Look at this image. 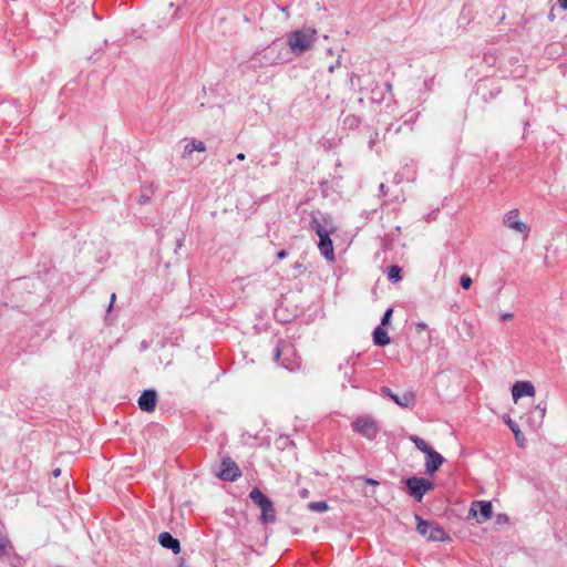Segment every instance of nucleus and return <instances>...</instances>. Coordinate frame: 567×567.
I'll use <instances>...</instances> for the list:
<instances>
[{"label": "nucleus", "mask_w": 567, "mask_h": 567, "mask_svg": "<svg viewBox=\"0 0 567 567\" xmlns=\"http://www.w3.org/2000/svg\"><path fill=\"white\" fill-rule=\"evenodd\" d=\"M292 347L285 342H278L274 351V360L279 361L280 357L287 352H291Z\"/></svg>", "instance_id": "4be33fe9"}, {"label": "nucleus", "mask_w": 567, "mask_h": 567, "mask_svg": "<svg viewBox=\"0 0 567 567\" xmlns=\"http://www.w3.org/2000/svg\"><path fill=\"white\" fill-rule=\"evenodd\" d=\"M352 429L368 440H374L380 432L378 422L370 415L359 416L352 423Z\"/></svg>", "instance_id": "39448f33"}, {"label": "nucleus", "mask_w": 567, "mask_h": 567, "mask_svg": "<svg viewBox=\"0 0 567 567\" xmlns=\"http://www.w3.org/2000/svg\"><path fill=\"white\" fill-rule=\"evenodd\" d=\"M308 508L311 512L323 513V512L328 511L329 506H328L327 502L320 501V502H311V503H309L308 504Z\"/></svg>", "instance_id": "393cba45"}, {"label": "nucleus", "mask_w": 567, "mask_h": 567, "mask_svg": "<svg viewBox=\"0 0 567 567\" xmlns=\"http://www.w3.org/2000/svg\"><path fill=\"white\" fill-rule=\"evenodd\" d=\"M281 364H282V367H285V368H286V369H288V370H292V369H293V368H292V365H291L290 363L286 362V360H285V361H282V363H281Z\"/></svg>", "instance_id": "ea45409f"}, {"label": "nucleus", "mask_w": 567, "mask_h": 567, "mask_svg": "<svg viewBox=\"0 0 567 567\" xmlns=\"http://www.w3.org/2000/svg\"><path fill=\"white\" fill-rule=\"evenodd\" d=\"M401 272L402 269L399 266L392 265L388 268L386 271L388 279L392 282H398L401 279Z\"/></svg>", "instance_id": "5701e85b"}, {"label": "nucleus", "mask_w": 567, "mask_h": 567, "mask_svg": "<svg viewBox=\"0 0 567 567\" xmlns=\"http://www.w3.org/2000/svg\"><path fill=\"white\" fill-rule=\"evenodd\" d=\"M330 235L331 234H327L319 237L318 248L320 254L326 258V260L334 261L336 255Z\"/></svg>", "instance_id": "4468645a"}, {"label": "nucleus", "mask_w": 567, "mask_h": 567, "mask_svg": "<svg viewBox=\"0 0 567 567\" xmlns=\"http://www.w3.org/2000/svg\"><path fill=\"white\" fill-rule=\"evenodd\" d=\"M392 313H393V309L392 308H389V309L385 310V312L383 313V317L381 319V324L382 326H386V324L390 323Z\"/></svg>", "instance_id": "bb28decb"}, {"label": "nucleus", "mask_w": 567, "mask_h": 567, "mask_svg": "<svg viewBox=\"0 0 567 567\" xmlns=\"http://www.w3.org/2000/svg\"><path fill=\"white\" fill-rule=\"evenodd\" d=\"M560 8L567 9V0H558Z\"/></svg>", "instance_id": "58836bf2"}, {"label": "nucleus", "mask_w": 567, "mask_h": 567, "mask_svg": "<svg viewBox=\"0 0 567 567\" xmlns=\"http://www.w3.org/2000/svg\"><path fill=\"white\" fill-rule=\"evenodd\" d=\"M545 414H546V403L540 402L535 406L534 411L532 412V419H534L537 424H542L543 420L545 417Z\"/></svg>", "instance_id": "412c9836"}, {"label": "nucleus", "mask_w": 567, "mask_h": 567, "mask_svg": "<svg viewBox=\"0 0 567 567\" xmlns=\"http://www.w3.org/2000/svg\"><path fill=\"white\" fill-rule=\"evenodd\" d=\"M484 62H486L488 65H493L495 63V58L491 53H485L483 58Z\"/></svg>", "instance_id": "c85d7f7f"}, {"label": "nucleus", "mask_w": 567, "mask_h": 567, "mask_svg": "<svg viewBox=\"0 0 567 567\" xmlns=\"http://www.w3.org/2000/svg\"><path fill=\"white\" fill-rule=\"evenodd\" d=\"M505 422L509 426L512 432H515L519 429L518 425L511 417L505 419Z\"/></svg>", "instance_id": "c756f323"}, {"label": "nucleus", "mask_w": 567, "mask_h": 567, "mask_svg": "<svg viewBox=\"0 0 567 567\" xmlns=\"http://www.w3.org/2000/svg\"><path fill=\"white\" fill-rule=\"evenodd\" d=\"M460 284H461V287L463 289H470V287L472 286L473 281H472V278L468 275H462L461 279H460Z\"/></svg>", "instance_id": "a878e982"}, {"label": "nucleus", "mask_w": 567, "mask_h": 567, "mask_svg": "<svg viewBox=\"0 0 567 567\" xmlns=\"http://www.w3.org/2000/svg\"><path fill=\"white\" fill-rule=\"evenodd\" d=\"M365 483H367V484H370V485H379V482H378V481H375V480H373V478H367V480H365Z\"/></svg>", "instance_id": "4c0bfd02"}, {"label": "nucleus", "mask_w": 567, "mask_h": 567, "mask_svg": "<svg viewBox=\"0 0 567 567\" xmlns=\"http://www.w3.org/2000/svg\"><path fill=\"white\" fill-rule=\"evenodd\" d=\"M260 511H261L260 519L262 523L268 524V523H274L276 520L275 508H274L272 502L269 504V507L265 506Z\"/></svg>", "instance_id": "aec40b11"}, {"label": "nucleus", "mask_w": 567, "mask_h": 567, "mask_svg": "<svg viewBox=\"0 0 567 567\" xmlns=\"http://www.w3.org/2000/svg\"><path fill=\"white\" fill-rule=\"evenodd\" d=\"M384 189H385V185H384V184H381V185H380V190H381L383 194H385V190H384Z\"/></svg>", "instance_id": "de8ad7c7"}, {"label": "nucleus", "mask_w": 567, "mask_h": 567, "mask_svg": "<svg viewBox=\"0 0 567 567\" xmlns=\"http://www.w3.org/2000/svg\"><path fill=\"white\" fill-rule=\"evenodd\" d=\"M493 507L488 501H475L471 504L470 515L475 517L478 523H483L492 517Z\"/></svg>", "instance_id": "1a4fd4ad"}, {"label": "nucleus", "mask_w": 567, "mask_h": 567, "mask_svg": "<svg viewBox=\"0 0 567 567\" xmlns=\"http://www.w3.org/2000/svg\"><path fill=\"white\" fill-rule=\"evenodd\" d=\"M381 392L393 400L401 408H412L415 404V395L413 392H404L402 395H398L391 391L390 388L383 386Z\"/></svg>", "instance_id": "9b49d317"}, {"label": "nucleus", "mask_w": 567, "mask_h": 567, "mask_svg": "<svg viewBox=\"0 0 567 567\" xmlns=\"http://www.w3.org/2000/svg\"><path fill=\"white\" fill-rule=\"evenodd\" d=\"M503 223L507 228L516 233L523 234L525 236H527L529 233V227L525 223L519 220L518 209H511L509 212H507L504 215Z\"/></svg>", "instance_id": "6e6552de"}, {"label": "nucleus", "mask_w": 567, "mask_h": 567, "mask_svg": "<svg viewBox=\"0 0 567 567\" xmlns=\"http://www.w3.org/2000/svg\"><path fill=\"white\" fill-rule=\"evenodd\" d=\"M360 123H361L360 118L355 115H347L343 118V125L350 130L358 128Z\"/></svg>", "instance_id": "b1692460"}, {"label": "nucleus", "mask_w": 567, "mask_h": 567, "mask_svg": "<svg viewBox=\"0 0 567 567\" xmlns=\"http://www.w3.org/2000/svg\"><path fill=\"white\" fill-rule=\"evenodd\" d=\"M426 328H427V324L425 322H417L416 323V330L417 331L425 330Z\"/></svg>", "instance_id": "f704fd0d"}, {"label": "nucleus", "mask_w": 567, "mask_h": 567, "mask_svg": "<svg viewBox=\"0 0 567 567\" xmlns=\"http://www.w3.org/2000/svg\"><path fill=\"white\" fill-rule=\"evenodd\" d=\"M372 94H373V95H372V97H371V99H372L373 101L381 102V101H383V100H384V96H383V94H382V93L377 94V93H375V91L373 90V91H372Z\"/></svg>", "instance_id": "2f4dec72"}, {"label": "nucleus", "mask_w": 567, "mask_h": 567, "mask_svg": "<svg viewBox=\"0 0 567 567\" xmlns=\"http://www.w3.org/2000/svg\"><path fill=\"white\" fill-rule=\"evenodd\" d=\"M515 440L519 446H524V435L522 431L518 429L517 431L513 432Z\"/></svg>", "instance_id": "cd10ccee"}, {"label": "nucleus", "mask_w": 567, "mask_h": 567, "mask_svg": "<svg viewBox=\"0 0 567 567\" xmlns=\"http://www.w3.org/2000/svg\"><path fill=\"white\" fill-rule=\"evenodd\" d=\"M293 268H295V269H297V270H301V268H302V264H300V262H296V264L293 265Z\"/></svg>", "instance_id": "a18cd8bd"}, {"label": "nucleus", "mask_w": 567, "mask_h": 567, "mask_svg": "<svg viewBox=\"0 0 567 567\" xmlns=\"http://www.w3.org/2000/svg\"><path fill=\"white\" fill-rule=\"evenodd\" d=\"M385 90L391 94L392 93V84L390 82L385 83Z\"/></svg>", "instance_id": "79ce46f5"}, {"label": "nucleus", "mask_w": 567, "mask_h": 567, "mask_svg": "<svg viewBox=\"0 0 567 567\" xmlns=\"http://www.w3.org/2000/svg\"><path fill=\"white\" fill-rule=\"evenodd\" d=\"M53 476L54 477H59L60 474H61V470L60 468H55L53 472H52Z\"/></svg>", "instance_id": "37998d69"}, {"label": "nucleus", "mask_w": 567, "mask_h": 567, "mask_svg": "<svg viewBox=\"0 0 567 567\" xmlns=\"http://www.w3.org/2000/svg\"><path fill=\"white\" fill-rule=\"evenodd\" d=\"M310 229L313 230L318 237L336 231L333 220L328 215H320V217L312 215L310 220Z\"/></svg>", "instance_id": "0eeeda50"}, {"label": "nucleus", "mask_w": 567, "mask_h": 567, "mask_svg": "<svg viewBox=\"0 0 567 567\" xmlns=\"http://www.w3.org/2000/svg\"><path fill=\"white\" fill-rule=\"evenodd\" d=\"M415 518L417 520L416 530L427 540L444 542L450 539L447 533L439 524L425 520L419 515Z\"/></svg>", "instance_id": "20e7f679"}, {"label": "nucleus", "mask_w": 567, "mask_h": 567, "mask_svg": "<svg viewBox=\"0 0 567 567\" xmlns=\"http://www.w3.org/2000/svg\"><path fill=\"white\" fill-rule=\"evenodd\" d=\"M158 543L167 549H171L174 554L181 553L179 540L173 537L168 532H163L158 536Z\"/></svg>", "instance_id": "2eb2a0df"}, {"label": "nucleus", "mask_w": 567, "mask_h": 567, "mask_svg": "<svg viewBox=\"0 0 567 567\" xmlns=\"http://www.w3.org/2000/svg\"><path fill=\"white\" fill-rule=\"evenodd\" d=\"M115 299H116V295L112 293L111 295V300H110V306H109V311L112 309L113 303L115 302Z\"/></svg>", "instance_id": "e433bc0d"}, {"label": "nucleus", "mask_w": 567, "mask_h": 567, "mask_svg": "<svg viewBox=\"0 0 567 567\" xmlns=\"http://www.w3.org/2000/svg\"><path fill=\"white\" fill-rule=\"evenodd\" d=\"M138 408L144 412H153L157 403V393L155 390H144L138 398Z\"/></svg>", "instance_id": "f8f14e48"}, {"label": "nucleus", "mask_w": 567, "mask_h": 567, "mask_svg": "<svg viewBox=\"0 0 567 567\" xmlns=\"http://www.w3.org/2000/svg\"><path fill=\"white\" fill-rule=\"evenodd\" d=\"M148 200H150V197H148V196H146V195H141V196L138 197V203H140L141 205L146 204Z\"/></svg>", "instance_id": "473e14b6"}, {"label": "nucleus", "mask_w": 567, "mask_h": 567, "mask_svg": "<svg viewBox=\"0 0 567 567\" xmlns=\"http://www.w3.org/2000/svg\"><path fill=\"white\" fill-rule=\"evenodd\" d=\"M535 388L529 381H518L512 388V395L515 401L523 396H534Z\"/></svg>", "instance_id": "ddd939ff"}, {"label": "nucleus", "mask_w": 567, "mask_h": 567, "mask_svg": "<svg viewBox=\"0 0 567 567\" xmlns=\"http://www.w3.org/2000/svg\"><path fill=\"white\" fill-rule=\"evenodd\" d=\"M280 49L277 42L265 48L261 52L255 53L249 62L252 68H264L277 64L281 61Z\"/></svg>", "instance_id": "7ed1b4c3"}, {"label": "nucleus", "mask_w": 567, "mask_h": 567, "mask_svg": "<svg viewBox=\"0 0 567 567\" xmlns=\"http://www.w3.org/2000/svg\"><path fill=\"white\" fill-rule=\"evenodd\" d=\"M374 143H375V140H374V138H371V140H370V142H369V146H370V148H372V147H373V144H374Z\"/></svg>", "instance_id": "49530a36"}, {"label": "nucleus", "mask_w": 567, "mask_h": 567, "mask_svg": "<svg viewBox=\"0 0 567 567\" xmlns=\"http://www.w3.org/2000/svg\"><path fill=\"white\" fill-rule=\"evenodd\" d=\"M373 341L377 346L384 347L390 343L391 339L382 327H377L373 331Z\"/></svg>", "instance_id": "a211bd4d"}, {"label": "nucleus", "mask_w": 567, "mask_h": 567, "mask_svg": "<svg viewBox=\"0 0 567 567\" xmlns=\"http://www.w3.org/2000/svg\"><path fill=\"white\" fill-rule=\"evenodd\" d=\"M12 551L13 545L8 535L3 532V528L0 526V560L10 556Z\"/></svg>", "instance_id": "dca6fc26"}, {"label": "nucleus", "mask_w": 567, "mask_h": 567, "mask_svg": "<svg viewBox=\"0 0 567 567\" xmlns=\"http://www.w3.org/2000/svg\"><path fill=\"white\" fill-rule=\"evenodd\" d=\"M205 152L206 145L202 141L193 140L188 144L185 145L183 156H189L193 152Z\"/></svg>", "instance_id": "6ab92c4d"}, {"label": "nucleus", "mask_w": 567, "mask_h": 567, "mask_svg": "<svg viewBox=\"0 0 567 567\" xmlns=\"http://www.w3.org/2000/svg\"><path fill=\"white\" fill-rule=\"evenodd\" d=\"M497 520L501 523V522H507V516L506 515H498L497 516Z\"/></svg>", "instance_id": "a19ab883"}, {"label": "nucleus", "mask_w": 567, "mask_h": 567, "mask_svg": "<svg viewBox=\"0 0 567 567\" xmlns=\"http://www.w3.org/2000/svg\"><path fill=\"white\" fill-rule=\"evenodd\" d=\"M217 475L224 481L234 482L241 476V471L230 457H224L221 460V470Z\"/></svg>", "instance_id": "9d476101"}, {"label": "nucleus", "mask_w": 567, "mask_h": 567, "mask_svg": "<svg viewBox=\"0 0 567 567\" xmlns=\"http://www.w3.org/2000/svg\"><path fill=\"white\" fill-rule=\"evenodd\" d=\"M286 257H287V251H286V250H284V249H282V250H280V251H278V252H277V258H278V260H282V259H285Z\"/></svg>", "instance_id": "72a5a7b5"}, {"label": "nucleus", "mask_w": 567, "mask_h": 567, "mask_svg": "<svg viewBox=\"0 0 567 567\" xmlns=\"http://www.w3.org/2000/svg\"><path fill=\"white\" fill-rule=\"evenodd\" d=\"M317 39V30L313 28H303L288 33L287 43L291 52L301 55L312 48Z\"/></svg>", "instance_id": "f257e3e1"}, {"label": "nucleus", "mask_w": 567, "mask_h": 567, "mask_svg": "<svg viewBox=\"0 0 567 567\" xmlns=\"http://www.w3.org/2000/svg\"><path fill=\"white\" fill-rule=\"evenodd\" d=\"M405 485L409 495L417 502H421L423 496L434 488V484L431 481L416 476L405 480Z\"/></svg>", "instance_id": "423d86ee"}, {"label": "nucleus", "mask_w": 567, "mask_h": 567, "mask_svg": "<svg viewBox=\"0 0 567 567\" xmlns=\"http://www.w3.org/2000/svg\"><path fill=\"white\" fill-rule=\"evenodd\" d=\"M249 498L251 502L257 505L260 509L265 506L269 507L271 501L267 495H265L258 487H254L249 494Z\"/></svg>", "instance_id": "f3484780"}, {"label": "nucleus", "mask_w": 567, "mask_h": 567, "mask_svg": "<svg viewBox=\"0 0 567 567\" xmlns=\"http://www.w3.org/2000/svg\"><path fill=\"white\" fill-rule=\"evenodd\" d=\"M236 158H237L238 161H244V159L246 158V156H245V154H244V153H239V154H237Z\"/></svg>", "instance_id": "c03bdc74"}, {"label": "nucleus", "mask_w": 567, "mask_h": 567, "mask_svg": "<svg viewBox=\"0 0 567 567\" xmlns=\"http://www.w3.org/2000/svg\"><path fill=\"white\" fill-rule=\"evenodd\" d=\"M339 65H340V62H339V60H337V62H336L334 64H331V65L328 68V71H329L330 73H332V72L336 70V68H338Z\"/></svg>", "instance_id": "c9c22d12"}, {"label": "nucleus", "mask_w": 567, "mask_h": 567, "mask_svg": "<svg viewBox=\"0 0 567 567\" xmlns=\"http://www.w3.org/2000/svg\"><path fill=\"white\" fill-rule=\"evenodd\" d=\"M513 317H514V315L512 312H503V313H501V320L502 321L512 320Z\"/></svg>", "instance_id": "7c9ffc66"}, {"label": "nucleus", "mask_w": 567, "mask_h": 567, "mask_svg": "<svg viewBox=\"0 0 567 567\" xmlns=\"http://www.w3.org/2000/svg\"><path fill=\"white\" fill-rule=\"evenodd\" d=\"M409 440L414 443L417 450L425 454V473L427 475H433L443 464L444 457L420 436L412 434L409 436Z\"/></svg>", "instance_id": "f03ea898"}]
</instances>
